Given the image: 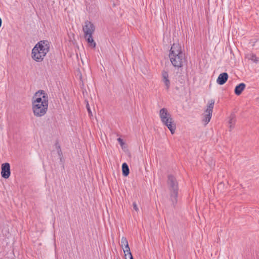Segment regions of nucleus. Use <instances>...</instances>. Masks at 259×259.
<instances>
[{
    "label": "nucleus",
    "mask_w": 259,
    "mask_h": 259,
    "mask_svg": "<svg viewBox=\"0 0 259 259\" xmlns=\"http://www.w3.org/2000/svg\"><path fill=\"white\" fill-rule=\"evenodd\" d=\"M159 114L163 124L168 128L171 134H175L176 130V123L168 110L163 108L160 110Z\"/></svg>",
    "instance_id": "4"
},
{
    "label": "nucleus",
    "mask_w": 259,
    "mask_h": 259,
    "mask_svg": "<svg viewBox=\"0 0 259 259\" xmlns=\"http://www.w3.org/2000/svg\"><path fill=\"white\" fill-rule=\"evenodd\" d=\"M236 117L234 114H232L228 118V126L230 131H231L234 127L236 123Z\"/></svg>",
    "instance_id": "11"
},
{
    "label": "nucleus",
    "mask_w": 259,
    "mask_h": 259,
    "mask_svg": "<svg viewBox=\"0 0 259 259\" xmlns=\"http://www.w3.org/2000/svg\"><path fill=\"white\" fill-rule=\"evenodd\" d=\"M50 47V43L48 40L39 41L32 50V59L37 62H41L49 52Z\"/></svg>",
    "instance_id": "3"
},
{
    "label": "nucleus",
    "mask_w": 259,
    "mask_h": 259,
    "mask_svg": "<svg viewBox=\"0 0 259 259\" xmlns=\"http://www.w3.org/2000/svg\"><path fill=\"white\" fill-rule=\"evenodd\" d=\"M245 84L244 83H241L237 85L235 89V93L237 95H240L242 91L245 89Z\"/></svg>",
    "instance_id": "12"
},
{
    "label": "nucleus",
    "mask_w": 259,
    "mask_h": 259,
    "mask_svg": "<svg viewBox=\"0 0 259 259\" xmlns=\"http://www.w3.org/2000/svg\"><path fill=\"white\" fill-rule=\"evenodd\" d=\"M161 80L164 84L165 88L167 90L170 87V80L169 77L168 73L166 70H163L161 72Z\"/></svg>",
    "instance_id": "9"
},
{
    "label": "nucleus",
    "mask_w": 259,
    "mask_h": 259,
    "mask_svg": "<svg viewBox=\"0 0 259 259\" xmlns=\"http://www.w3.org/2000/svg\"><path fill=\"white\" fill-rule=\"evenodd\" d=\"M167 185L171 200L174 203H176L179 189L178 182L174 177L171 175L168 176Z\"/></svg>",
    "instance_id": "5"
},
{
    "label": "nucleus",
    "mask_w": 259,
    "mask_h": 259,
    "mask_svg": "<svg viewBox=\"0 0 259 259\" xmlns=\"http://www.w3.org/2000/svg\"><path fill=\"white\" fill-rule=\"evenodd\" d=\"M2 20L1 18H0V27L2 26Z\"/></svg>",
    "instance_id": "20"
},
{
    "label": "nucleus",
    "mask_w": 259,
    "mask_h": 259,
    "mask_svg": "<svg viewBox=\"0 0 259 259\" xmlns=\"http://www.w3.org/2000/svg\"><path fill=\"white\" fill-rule=\"evenodd\" d=\"M117 141L119 143V144L122 149L124 150L126 149L127 146L122 139L119 138L117 139Z\"/></svg>",
    "instance_id": "17"
},
{
    "label": "nucleus",
    "mask_w": 259,
    "mask_h": 259,
    "mask_svg": "<svg viewBox=\"0 0 259 259\" xmlns=\"http://www.w3.org/2000/svg\"><path fill=\"white\" fill-rule=\"evenodd\" d=\"M133 207H134V209H135V210L137 212H138L139 211V208H138L136 203L134 202L133 204Z\"/></svg>",
    "instance_id": "18"
},
{
    "label": "nucleus",
    "mask_w": 259,
    "mask_h": 259,
    "mask_svg": "<svg viewBox=\"0 0 259 259\" xmlns=\"http://www.w3.org/2000/svg\"><path fill=\"white\" fill-rule=\"evenodd\" d=\"M170 61L174 67H181L185 61V56L181 45L179 42L174 43L169 53Z\"/></svg>",
    "instance_id": "2"
},
{
    "label": "nucleus",
    "mask_w": 259,
    "mask_h": 259,
    "mask_svg": "<svg viewBox=\"0 0 259 259\" xmlns=\"http://www.w3.org/2000/svg\"><path fill=\"white\" fill-rule=\"evenodd\" d=\"M48 105V94L43 90L35 92L31 99V108L33 115L37 117L44 116L47 112Z\"/></svg>",
    "instance_id": "1"
},
{
    "label": "nucleus",
    "mask_w": 259,
    "mask_h": 259,
    "mask_svg": "<svg viewBox=\"0 0 259 259\" xmlns=\"http://www.w3.org/2000/svg\"><path fill=\"white\" fill-rule=\"evenodd\" d=\"M122 172L124 176H127L130 173V170L127 164L124 163L122 165Z\"/></svg>",
    "instance_id": "14"
},
{
    "label": "nucleus",
    "mask_w": 259,
    "mask_h": 259,
    "mask_svg": "<svg viewBox=\"0 0 259 259\" xmlns=\"http://www.w3.org/2000/svg\"><path fill=\"white\" fill-rule=\"evenodd\" d=\"M87 109H88V111H89V112H91V110H90V108H89V105H87Z\"/></svg>",
    "instance_id": "19"
},
{
    "label": "nucleus",
    "mask_w": 259,
    "mask_h": 259,
    "mask_svg": "<svg viewBox=\"0 0 259 259\" xmlns=\"http://www.w3.org/2000/svg\"><path fill=\"white\" fill-rule=\"evenodd\" d=\"M95 29V26L91 22L87 21L84 22V24L83 26V31L85 35H92Z\"/></svg>",
    "instance_id": "7"
},
{
    "label": "nucleus",
    "mask_w": 259,
    "mask_h": 259,
    "mask_svg": "<svg viewBox=\"0 0 259 259\" xmlns=\"http://www.w3.org/2000/svg\"><path fill=\"white\" fill-rule=\"evenodd\" d=\"M120 245L122 248L123 247H128L129 246L128 241L126 237L124 236L121 237Z\"/></svg>",
    "instance_id": "16"
},
{
    "label": "nucleus",
    "mask_w": 259,
    "mask_h": 259,
    "mask_svg": "<svg viewBox=\"0 0 259 259\" xmlns=\"http://www.w3.org/2000/svg\"><path fill=\"white\" fill-rule=\"evenodd\" d=\"M85 37H87V41L90 46L95 48L96 47V44L92 37V35H85Z\"/></svg>",
    "instance_id": "13"
},
{
    "label": "nucleus",
    "mask_w": 259,
    "mask_h": 259,
    "mask_svg": "<svg viewBox=\"0 0 259 259\" xmlns=\"http://www.w3.org/2000/svg\"><path fill=\"white\" fill-rule=\"evenodd\" d=\"M214 101L212 99L208 101L206 109L203 114L202 122L206 125L210 121L212 116Z\"/></svg>",
    "instance_id": "6"
},
{
    "label": "nucleus",
    "mask_w": 259,
    "mask_h": 259,
    "mask_svg": "<svg viewBox=\"0 0 259 259\" xmlns=\"http://www.w3.org/2000/svg\"><path fill=\"white\" fill-rule=\"evenodd\" d=\"M10 165L8 163H5L2 165L1 175L2 177L8 179L10 176Z\"/></svg>",
    "instance_id": "8"
},
{
    "label": "nucleus",
    "mask_w": 259,
    "mask_h": 259,
    "mask_svg": "<svg viewBox=\"0 0 259 259\" xmlns=\"http://www.w3.org/2000/svg\"><path fill=\"white\" fill-rule=\"evenodd\" d=\"M228 78V74L227 73H222L219 75L217 82L219 84L223 85L227 81Z\"/></svg>",
    "instance_id": "10"
},
{
    "label": "nucleus",
    "mask_w": 259,
    "mask_h": 259,
    "mask_svg": "<svg viewBox=\"0 0 259 259\" xmlns=\"http://www.w3.org/2000/svg\"><path fill=\"white\" fill-rule=\"evenodd\" d=\"M122 249L125 257L126 255H128L130 256V259H134L129 246L128 247H123Z\"/></svg>",
    "instance_id": "15"
}]
</instances>
